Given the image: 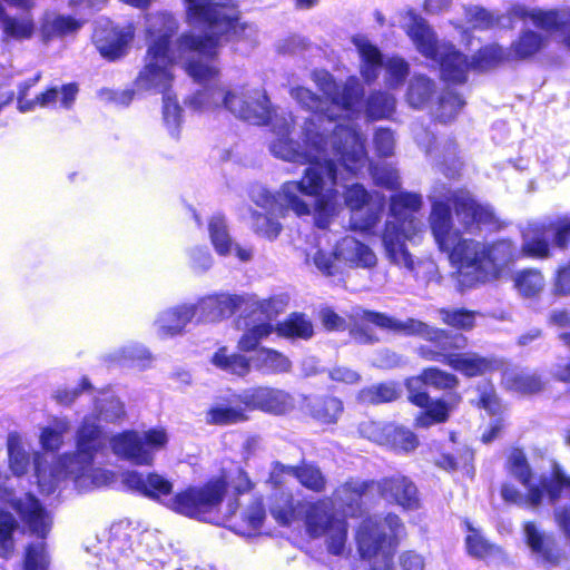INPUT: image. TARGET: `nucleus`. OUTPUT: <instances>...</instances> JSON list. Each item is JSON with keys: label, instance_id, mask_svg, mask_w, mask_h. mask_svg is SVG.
I'll list each match as a JSON object with an SVG mask.
<instances>
[{"label": "nucleus", "instance_id": "obj_1", "mask_svg": "<svg viewBox=\"0 0 570 570\" xmlns=\"http://www.w3.org/2000/svg\"><path fill=\"white\" fill-rule=\"evenodd\" d=\"M330 135L317 128L311 118L304 121L302 144L279 137L271 145V151L286 161L307 165L299 180L285 181L278 193L282 205L298 217L311 214L309 205L301 195L315 197L316 219L324 227L335 215L340 191L338 167L335 159L327 157Z\"/></svg>", "mask_w": 570, "mask_h": 570}, {"label": "nucleus", "instance_id": "obj_2", "mask_svg": "<svg viewBox=\"0 0 570 570\" xmlns=\"http://www.w3.org/2000/svg\"><path fill=\"white\" fill-rule=\"evenodd\" d=\"M521 238L519 249L508 237L489 243L461 238L453 244L449 258L459 268L471 269L478 277L500 273L521 258L548 259L552 257L554 248L562 252L570 248V216L531 222L521 230Z\"/></svg>", "mask_w": 570, "mask_h": 570}, {"label": "nucleus", "instance_id": "obj_3", "mask_svg": "<svg viewBox=\"0 0 570 570\" xmlns=\"http://www.w3.org/2000/svg\"><path fill=\"white\" fill-rule=\"evenodd\" d=\"M188 21L208 29L203 33L185 31L176 39L179 57L197 55L206 59H189L185 70L193 80L206 85L217 80L220 69L209 61L219 57L222 42L240 41L246 38L249 24L242 20V12L236 3L213 0H184Z\"/></svg>", "mask_w": 570, "mask_h": 570}, {"label": "nucleus", "instance_id": "obj_4", "mask_svg": "<svg viewBox=\"0 0 570 570\" xmlns=\"http://www.w3.org/2000/svg\"><path fill=\"white\" fill-rule=\"evenodd\" d=\"M453 215L463 232L470 234L482 230L498 233L508 225L491 204L479 200L469 189H449L443 199L432 203L429 217L439 249L449 256L453 244L464 238L460 230L453 228Z\"/></svg>", "mask_w": 570, "mask_h": 570}, {"label": "nucleus", "instance_id": "obj_5", "mask_svg": "<svg viewBox=\"0 0 570 570\" xmlns=\"http://www.w3.org/2000/svg\"><path fill=\"white\" fill-rule=\"evenodd\" d=\"M404 385L409 402L421 409L413 421L417 429L448 422L462 400L456 391L459 377L438 366L422 368L417 375L405 379Z\"/></svg>", "mask_w": 570, "mask_h": 570}, {"label": "nucleus", "instance_id": "obj_6", "mask_svg": "<svg viewBox=\"0 0 570 570\" xmlns=\"http://www.w3.org/2000/svg\"><path fill=\"white\" fill-rule=\"evenodd\" d=\"M312 79L330 107L338 111L342 117H354L364 104L371 120L385 119L394 112L395 100L384 91H373L365 99L364 87L356 76H348L342 81L336 80L327 70H315Z\"/></svg>", "mask_w": 570, "mask_h": 570}, {"label": "nucleus", "instance_id": "obj_7", "mask_svg": "<svg viewBox=\"0 0 570 570\" xmlns=\"http://www.w3.org/2000/svg\"><path fill=\"white\" fill-rule=\"evenodd\" d=\"M384 523L389 533L381 521L367 517L356 532L357 552L362 560L368 562V570H393L395 551L406 535L405 525L396 513H386Z\"/></svg>", "mask_w": 570, "mask_h": 570}, {"label": "nucleus", "instance_id": "obj_8", "mask_svg": "<svg viewBox=\"0 0 570 570\" xmlns=\"http://www.w3.org/2000/svg\"><path fill=\"white\" fill-rule=\"evenodd\" d=\"M504 468L512 478L527 488L525 501L531 508L539 507L544 497L550 503L559 501L563 492L570 498V476L556 461L550 466V474L542 475L539 484L532 483L534 473L523 448L510 449Z\"/></svg>", "mask_w": 570, "mask_h": 570}, {"label": "nucleus", "instance_id": "obj_9", "mask_svg": "<svg viewBox=\"0 0 570 570\" xmlns=\"http://www.w3.org/2000/svg\"><path fill=\"white\" fill-rule=\"evenodd\" d=\"M179 29L178 20L170 13L161 12L156 17L151 35L154 39L148 46L150 61L139 72L138 79L146 88L166 90L170 87L173 76L168 69L171 63L170 50L174 36Z\"/></svg>", "mask_w": 570, "mask_h": 570}, {"label": "nucleus", "instance_id": "obj_10", "mask_svg": "<svg viewBox=\"0 0 570 570\" xmlns=\"http://www.w3.org/2000/svg\"><path fill=\"white\" fill-rule=\"evenodd\" d=\"M421 207L422 198L415 193L401 191L390 197V213L400 224L387 223L382 239L386 255L394 264L413 268V261L405 244L410 236L404 225L413 226L414 219H407V217L419 212Z\"/></svg>", "mask_w": 570, "mask_h": 570}, {"label": "nucleus", "instance_id": "obj_11", "mask_svg": "<svg viewBox=\"0 0 570 570\" xmlns=\"http://www.w3.org/2000/svg\"><path fill=\"white\" fill-rule=\"evenodd\" d=\"M228 481L225 474L208 479L203 485H189L174 494L169 508L189 518H199L216 510L223 502Z\"/></svg>", "mask_w": 570, "mask_h": 570}, {"label": "nucleus", "instance_id": "obj_12", "mask_svg": "<svg viewBox=\"0 0 570 570\" xmlns=\"http://www.w3.org/2000/svg\"><path fill=\"white\" fill-rule=\"evenodd\" d=\"M331 505L330 498L308 503L304 521L311 538L325 535L327 551L333 556H341L347 540V523L330 511Z\"/></svg>", "mask_w": 570, "mask_h": 570}, {"label": "nucleus", "instance_id": "obj_13", "mask_svg": "<svg viewBox=\"0 0 570 570\" xmlns=\"http://www.w3.org/2000/svg\"><path fill=\"white\" fill-rule=\"evenodd\" d=\"M407 327L411 333L428 342L417 348V353L429 362H439L450 366L451 360L468 345V337L463 334L430 326L421 321L410 320Z\"/></svg>", "mask_w": 570, "mask_h": 570}, {"label": "nucleus", "instance_id": "obj_14", "mask_svg": "<svg viewBox=\"0 0 570 570\" xmlns=\"http://www.w3.org/2000/svg\"><path fill=\"white\" fill-rule=\"evenodd\" d=\"M230 402L244 405L246 411H261L276 416L285 415L294 409V400L289 393L265 385L233 394Z\"/></svg>", "mask_w": 570, "mask_h": 570}, {"label": "nucleus", "instance_id": "obj_15", "mask_svg": "<svg viewBox=\"0 0 570 570\" xmlns=\"http://www.w3.org/2000/svg\"><path fill=\"white\" fill-rule=\"evenodd\" d=\"M376 480H358L348 478L337 485L330 501L350 518H361L366 511V503L374 502Z\"/></svg>", "mask_w": 570, "mask_h": 570}, {"label": "nucleus", "instance_id": "obj_16", "mask_svg": "<svg viewBox=\"0 0 570 570\" xmlns=\"http://www.w3.org/2000/svg\"><path fill=\"white\" fill-rule=\"evenodd\" d=\"M9 505L32 534L39 539L47 538L52 521L45 505L33 493L26 492L21 497L11 498Z\"/></svg>", "mask_w": 570, "mask_h": 570}, {"label": "nucleus", "instance_id": "obj_17", "mask_svg": "<svg viewBox=\"0 0 570 570\" xmlns=\"http://www.w3.org/2000/svg\"><path fill=\"white\" fill-rule=\"evenodd\" d=\"M361 434L379 444H392L403 452L414 451L419 446V439L414 432L393 423L365 422L360 425Z\"/></svg>", "mask_w": 570, "mask_h": 570}, {"label": "nucleus", "instance_id": "obj_18", "mask_svg": "<svg viewBox=\"0 0 570 570\" xmlns=\"http://www.w3.org/2000/svg\"><path fill=\"white\" fill-rule=\"evenodd\" d=\"M404 510L420 508L419 489L413 480L402 473H395L376 481L375 493Z\"/></svg>", "mask_w": 570, "mask_h": 570}, {"label": "nucleus", "instance_id": "obj_19", "mask_svg": "<svg viewBox=\"0 0 570 570\" xmlns=\"http://www.w3.org/2000/svg\"><path fill=\"white\" fill-rule=\"evenodd\" d=\"M132 33L107 21L98 24L92 33V42L99 53L108 61H115L127 52Z\"/></svg>", "mask_w": 570, "mask_h": 570}, {"label": "nucleus", "instance_id": "obj_20", "mask_svg": "<svg viewBox=\"0 0 570 570\" xmlns=\"http://www.w3.org/2000/svg\"><path fill=\"white\" fill-rule=\"evenodd\" d=\"M244 303L242 295L220 293L203 297L195 308L200 321L217 323L233 316Z\"/></svg>", "mask_w": 570, "mask_h": 570}, {"label": "nucleus", "instance_id": "obj_21", "mask_svg": "<svg viewBox=\"0 0 570 570\" xmlns=\"http://www.w3.org/2000/svg\"><path fill=\"white\" fill-rule=\"evenodd\" d=\"M110 445L116 455L136 465H153L154 455L146 448V442L135 430H125L110 440Z\"/></svg>", "mask_w": 570, "mask_h": 570}, {"label": "nucleus", "instance_id": "obj_22", "mask_svg": "<svg viewBox=\"0 0 570 570\" xmlns=\"http://www.w3.org/2000/svg\"><path fill=\"white\" fill-rule=\"evenodd\" d=\"M406 17L409 22L405 27V33L412 40L416 50L428 59H438L439 42L428 21L414 10H409Z\"/></svg>", "mask_w": 570, "mask_h": 570}, {"label": "nucleus", "instance_id": "obj_23", "mask_svg": "<svg viewBox=\"0 0 570 570\" xmlns=\"http://www.w3.org/2000/svg\"><path fill=\"white\" fill-rule=\"evenodd\" d=\"M122 481L128 489L156 501L171 495L174 490L171 481L157 472L142 474L138 471H129L125 473Z\"/></svg>", "mask_w": 570, "mask_h": 570}, {"label": "nucleus", "instance_id": "obj_24", "mask_svg": "<svg viewBox=\"0 0 570 570\" xmlns=\"http://www.w3.org/2000/svg\"><path fill=\"white\" fill-rule=\"evenodd\" d=\"M524 542L544 564L557 566L561 560V550L553 534L540 531L533 521L523 523Z\"/></svg>", "mask_w": 570, "mask_h": 570}, {"label": "nucleus", "instance_id": "obj_25", "mask_svg": "<svg viewBox=\"0 0 570 570\" xmlns=\"http://www.w3.org/2000/svg\"><path fill=\"white\" fill-rule=\"evenodd\" d=\"M450 367L468 379L492 374L503 367V360L476 352L458 353Z\"/></svg>", "mask_w": 570, "mask_h": 570}, {"label": "nucleus", "instance_id": "obj_26", "mask_svg": "<svg viewBox=\"0 0 570 570\" xmlns=\"http://www.w3.org/2000/svg\"><path fill=\"white\" fill-rule=\"evenodd\" d=\"M351 42L354 45L361 60L360 75L366 85L374 83L384 67V56L380 48L365 36L355 35Z\"/></svg>", "mask_w": 570, "mask_h": 570}, {"label": "nucleus", "instance_id": "obj_27", "mask_svg": "<svg viewBox=\"0 0 570 570\" xmlns=\"http://www.w3.org/2000/svg\"><path fill=\"white\" fill-rule=\"evenodd\" d=\"M441 79L448 83L463 85L468 81L469 71L472 70L471 60L453 46L439 53Z\"/></svg>", "mask_w": 570, "mask_h": 570}, {"label": "nucleus", "instance_id": "obj_28", "mask_svg": "<svg viewBox=\"0 0 570 570\" xmlns=\"http://www.w3.org/2000/svg\"><path fill=\"white\" fill-rule=\"evenodd\" d=\"M502 384L509 392L532 396L543 393L547 390L548 381L538 371L521 370L505 372Z\"/></svg>", "mask_w": 570, "mask_h": 570}, {"label": "nucleus", "instance_id": "obj_29", "mask_svg": "<svg viewBox=\"0 0 570 570\" xmlns=\"http://www.w3.org/2000/svg\"><path fill=\"white\" fill-rule=\"evenodd\" d=\"M308 415L322 425H334L344 412L343 401L334 395L304 399Z\"/></svg>", "mask_w": 570, "mask_h": 570}, {"label": "nucleus", "instance_id": "obj_30", "mask_svg": "<svg viewBox=\"0 0 570 570\" xmlns=\"http://www.w3.org/2000/svg\"><path fill=\"white\" fill-rule=\"evenodd\" d=\"M434 465L450 473L461 471L466 476L473 478L475 472L474 450L462 444L454 448L452 452H441L434 460Z\"/></svg>", "mask_w": 570, "mask_h": 570}, {"label": "nucleus", "instance_id": "obj_31", "mask_svg": "<svg viewBox=\"0 0 570 570\" xmlns=\"http://www.w3.org/2000/svg\"><path fill=\"white\" fill-rule=\"evenodd\" d=\"M548 38L541 33L525 29L511 42L508 53L511 61H527L538 56L547 46Z\"/></svg>", "mask_w": 570, "mask_h": 570}, {"label": "nucleus", "instance_id": "obj_32", "mask_svg": "<svg viewBox=\"0 0 570 570\" xmlns=\"http://www.w3.org/2000/svg\"><path fill=\"white\" fill-rule=\"evenodd\" d=\"M2 40L23 42L30 40L37 31L36 20L30 12L22 14H8L2 17Z\"/></svg>", "mask_w": 570, "mask_h": 570}, {"label": "nucleus", "instance_id": "obj_33", "mask_svg": "<svg viewBox=\"0 0 570 570\" xmlns=\"http://www.w3.org/2000/svg\"><path fill=\"white\" fill-rule=\"evenodd\" d=\"M291 360L282 352L261 346L252 357V368L263 375H277L291 372Z\"/></svg>", "mask_w": 570, "mask_h": 570}, {"label": "nucleus", "instance_id": "obj_34", "mask_svg": "<svg viewBox=\"0 0 570 570\" xmlns=\"http://www.w3.org/2000/svg\"><path fill=\"white\" fill-rule=\"evenodd\" d=\"M401 397V386L397 382L386 381L364 386L357 391L355 399L361 405H380L395 402Z\"/></svg>", "mask_w": 570, "mask_h": 570}, {"label": "nucleus", "instance_id": "obj_35", "mask_svg": "<svg viewBox=\"0 0 570 570\" xmlns=\"http://www.w3.org/2000/svg\"><path fill=\"white\" fill-rule=\"evenodd\" d=\"M274 328L278 337L291 341H307L314 335L313 323L304 313L301 312L289 313L286 318L278 322Z\"/></svg>", "mask_w": 570, "mask_h": 570}, {"label": "nucleus", "instance_id": "obj_36", "mask_svg": "<svg viewBox=\"0 0 570 570\" xmlns=\"http://www.w3.org/2000/svg\"><path fill=\"white\" fill-rule=\"evenodd\" d=\"M210 363L232 375L244 379L252 371V357L240 353H229L226 346H220L210 357Z\"/></svg>", "mask_w": 570, "mask_h": 570}, {"label": "nucleus", "instance_id": "obj_37", "mask_svg": "<svg viewBox=\"0 0 570 570\" xmlns=\"http://www.w3.org/2000/svg\"><path fill=\"white\" fill-rule=\"evenodd\" d=\"M509 61L511 57L508 50L497 42L481 46L471 57L472 70L478 72L495 69Z\"/></svg>", "mask_w": 570, "mask_h": 570}, {"label": "nucleus", "instance_id": "obj_38", "mask_svg": "<svg viewBox=\"0 0 570 570\" xmlns=\"http://www.w3.org/2000/svg\"><path fill=\"white\" fill-rule=\"evenodd\" d=\"M291 97L305 110L312 112H322L328 120L335 121L342 115L338 111L330 107L324 96H318L312 89L303 86H296L289 90Z\"/></svg>", "mask_w": 570, "mask_h": 570}, {"label": "nucleus", "instance_id": "obj_39", "mask_svg": "<svg viewBox=\"0 0 570 570\" xmlns=\"http://www.w3.org/2000/svg\"><path fill=\"white\" fill-rule=\"evenodd\" d=\"M223 105L243 120L253 121L255 124H259L264 120L263 112L258 110L262 109V106L255 99H247L243 95L228 90L224 92Z\"/></svg>", "mask_w": 570, "mask_h": 570}, {"label": "nucleus", "instance_id": "obj_40", "mask_svg": "<svg viewBox=\"0 0 570 570\" xmlns=\"http://www.w3.org/2000/svg\"><path fill=\"white\" fill-rule=\"evenodd\" d=\"M465 529L468 534L464 539V543L469 556L479 560H487L503 554L501 547L491 543L469 521H465Z\"/></svg>", "mask_w": 570, "mask_h": 570}, {"label": "nucleus", "instance_id": "obj_41", "mask_svg": "<svg viewBox=\"0 0 570 570\" xmlns=\"http://www.w3.org/2000/svg\"><path fill=\"white\" fill-rule=\"evenodd\" d=\"M194 316H197L195 304L173 307L161 315L159 328L165 335L179 334Z\"/></svg>", "mask_w": 570, "mask_h": 570}, {"label": "nucleus", "instance_id": "obj_42", "mask_svg": "<svg viewBox=\"0 0 570 570\" xmlns=\"http://www.w3.org/2000/svg\"><path fill=\"white\" fill-rule=\"evenodd\" d=\"M297 482L313 493H323L327 489V478L317 463L302 459L298 462Z\"/></svg>", "mask_w": 570, "mask_h": 570}, {"label": "nucleus", "instance_id": "obj_43", "mask_svg": "<svg viewBox=\"0 0 570 570\" xmlns=\"http://www.w3.org/2000/svg\"><path fill=\"white\" fill-rule=\"evenodd\" d=\"M79 88L76 82H69L61 86L60 90L57 87H50L37 95L33 99V109L36 107L53 106L58 100V95L61 92L60 106L65 109H70L77 98Z\"/></svg>", "mask_w": 570, "mask_h": 570}, {"label": "nucleus", "instance_id": "obj_44", "mask_svg": "<svg viewBox=\"0 0 570 570\" xmlns=\"http://www.w3.org/2000/svg\"><path fill=\"white\" fill-rule=\"evenodd\" d=\"M444 325L460 332H471L476 325L478 311L464 307H442L439 309Z\"/></svg>", "mask_w": 570, "mask_h": 570}, {"label": "nucleus", "instance_id": "obj_45", "mask_svg": "<svg viewBox=\"0 0 570 570\" xmlns=\"http://www.w3.org/2000/svg\"><path fill=\"white\" fill-rule=\"evenodd\" d=\"M476 393V397L471 401L473 407L485 411L489 416L503 415L505 405L491 381L484 385H478Z\"/></svg>", "mask_w": 570, "mask_h": 570}, {"label": "nucleus", "instance_id": "obj_46", "mask_svg": "<svg viewBox=\"0 0 570 570\" xmlns=\"http://www.w3.org/2000/svg\"><path fill=\"white\" fill-rule=\"evenodd\" d=\"M514 287L525 298L537 297L544 287L543 273L535 267L523 268L514 275Z\"/></svg>", "mask_w": 570, "mask_h": 570}, {"label": "nucleus", "instance_id": "obj_47", "mask_svg": "<svg viewBox=\"0 0 570 570\" xmlns=\"http://www.w3.org/2000/svg\"><path fill=\"white\" fill-rule=\"evenodd\" d=\"M297 507L291 493H277L272 498L269 513L279 525L287 527L297 519Z\"/></svg>", "mask_w": 570, "mask_h": 570}, {"label": "nucleus", "instance_id": "obj_48", "mask_svg": "<svg viewBox=\"0 0 570 570\" xmlns=\"http://www.w3.org/2000/svg\"><path fill=\"white\" fill-rule=\"evenodd\" d=\"M81 27V22L71 16L58 14L52 19H45L40 26V32L45 41L53 38L65 37L77 31Z\"/></svg>", "mask_w": 570, "mask_h": 570}, {"label": "nucleus", "instance_id": "obj_49", "mask_svg": "<svg viewBox=\"0 0 570 570\" xmlns=\"http://www.w3.org/2000/svg\"><path fill=\"white\" fill-rule=\"evenodd\" d=\"M372 324L381 330L399 331L403 327L402 323L389 316L385 313L364 309L356 314L351 333L364 334V325Z\"/></svg>", "mask_w": 570, "mask_h": 570}, {"label": "nucleus", "instance_id": "obj_50", "mask_svg": "<svg viewBox=\"0 0 570 570\" xmlns=\"http://www.w3.org/2000/svg\"><path fill=\"white\" fill-rule=\"evenodd\" d=\"M246 412L245 406L240 404L238 406L215 405L206 412V421L210 425H232L248 421Z\"/></svg>", "mask_w": 570, "mask_h": 570}, {"label": "nucleus", "instance_id": "obj_51", "mask_svg": "<svg viewBox=\"0 0 570 570\" xmlns=\"http://www.w3.org/2000/svg\"><path fill=\"white\" fill-rule=\"evenodd\" d=\"M239 530L254 532L262 528L266 519V507L262 495L254 497L239 514Z\"/></svg>", "mask_w": 570, "mask_h": 570}, {"label": "nucleus", "instance_id": "obj_52", "mask_svg": "<svg viewBox=\"0 0 570 570\" xmlns=\"http://www.w3.org/2000/svg\"><path fill=\"white\" fill-rule=\"evenodd\" d=\"M434 94V81L426 76L419 75L411 80L406 91V99L412 107L419 109L432 100Z\"/></svg>", "mask_w": 570, "mask_h": 570}, {"label": "nucleus", "instance_id": "obj_53", "mask_svg": "<svg viewBox=\"0 0 570 570\" xmlns=\"http://www.w3.org/2000/svg\"><path fill=\"white\" fill-rule=\"evenodd\" d=\"M18 522L8 511H0V558L9 560L16 550L14 532Z\"/></svg>", "mask_w": 570, "mask_h": 570}, {"label": "nucleus", "instance_id": "obj_54", "mask_svg": "<svg viewBox=\"0 0 570 570\" xmlns=\"http://www.w3.org/2000/svg\"><path fill=\"white\" fill-rule=\"evenodd\" d=\"M99 426L83 422L77 432V452L87 460H92L99 448Z\"/></svg>", "mask_w": 570, "mask_h": 570}, {"label": "nucleus", "instance_id": "obj_55", "mask_svg": "<svg viewBox=\"0 0 570 570\" xmlns=\"http://www.w3.org/2000/svg\"><path fill=\"white\" fill-rule=\"evenodd\" d=\"M208 232L216 253L220 256L229 255L233 250V240L229 236L225 219L220 216L210 218Z\"/></svg>", "mask_w": 570, "mask_h": 570}, {"label": "nucleus", "instance_id": "obj_56", "mask_svg": "<svg viewBox=\"0 0 570 570\" xmlns=\"http://www.w3.org/2000/svg\"><path fill=\"white\" fill-rule=\"evenodd\" d=\"M522 17L529 18L535 27L547 32H561L568 20L557 10L534 9L525 12Z\"/></svg>", "mask_w": 570, "mask_h": 570}, {"label": "nucleus", "instance_id": "obj_57", "mask_svg": "<svg viewBox=\"0 0 570 570\" xmlns=\"http://www.w3.org/2000/svg\"><path fill=\"white\" fill-rule=\"evenodd\" d=\"M273 332H275V328L269 322L255 324L242 334L237 347L245 353L256 352L259 348L261 341L268 337Z\"/></svg>", "mask_w": 570, "mask_h": 570}, {"label": "nucleus", "instance_id": "obj_58", "mask_svg": "<svg viewBox=\"0 0 570 570\" xmlns=\"http://www.w3.org/2000/svg\"><path fill=\"white\" fill-rule=\"evenodd\" d=\"M250 217L255 234L269 240L276 239L283 229L282 224L267 214L252 210Z\"/></svg>", "mask_w": 570, "mask_h": 570}, {"label": "nucleus", "instance_id": "obj_59", "mask_svg": "<svg viewBox=\"0 0 570 570\" xmlns=\"http://www.w3.org/2000/svg\"><path fill=\"white\" fill-rule=\"evenodd\" d=\"M386 70V83L395 88L402 85L410 73V66L405 59L393 56L384 62Z\"/></svg>", "mask_w": 570, "mask_h": 570}, {"label": "nucleus", "instance_id": "obj_60", "mask_svg": "<svg viewBox=\"0 0 570 570\" xmlns=\"http://www.w3.org/2000/svg\"><path fill=\"white\" fill-rule=\"evenodd\" d=\"M343 196L345 206L351 212L363 209L366 205L370 204L372 199L368 190L360 183H354L350 186H346Z\"/></svg>", "mask_w": 570, "mask_h": 570}, {"label": "nucleus", "instance_id": "obj_61", "mask_svg": "<svg viewBox=\"0 0 570 570\" xmlns=\"http://www.w3.org/2000/svg\"><path fill=\"white\" fill-rule=\"evenodd\" d=\"M351 249H352V257L351 262L352 265L355 267H363V268H372L376 265V255L374 252L370 248L368 245L364 244L361 240H357L355 238H351Z\"/></svg>", "mask_w": 570, "mask_h": 570}, {"label": "nucleus", "instance_id": "obj_62", "mask_svg": "<svg viewBox=\"0 0 570 570\" xmlns=\"http://www.w3.org/2000/svg\"><path fill=\"white\" fill-rule=\"evenodd\" d=\"M48 566L45 544L29 543L24 549L23 570H47Z\"/></svg>", "mask_w": 570, "mask_h": 570}, {"label": "nucleus", "instance_id": "obj_63", "mask_svg": "<svg viewBox=\"0 0 570 570\" xmlns=\"http://www.w3.org/2000/svg\"><path fill=\"white\" fill-rule=\"evenodd\" d=\"M552 286L557 296H570V261L556 268Z\"/></svg>", "mask_w": 570, "mask_h": 570}, {"label": "nucleus", "instance_id": "obj_64", "mask_svg": "<svg viewBox=\"0 0 570 570\" xmlns=\"http://www.w3.org/2000/svg\"><path fill=\"white\" fill-rule=\"evenodd\" d=\"M341 253L337 250L324 252L318 249L313 257L315 266L325 275L334 276L337 273L335 262L340 258Z\"/></svg>", "mask_w": 570, "mask_h": 570}]
</instances>
